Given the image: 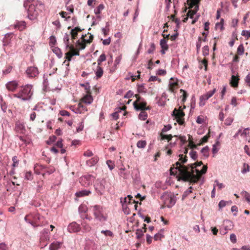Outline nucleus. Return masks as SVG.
Wrapping results in <instances>:
<instances>
[{
    "label": "nucleus",
    "instance_id": "1",
    "mask_svg": "<svg viewBox=\"0 0 250 250\" xmlns=\"http://www.w3.org/2000/svg\"><path fill=\"white\" fill-rule=\"evenodd\" d=\"M179 161L176 162V167L170 168L171 175H177L178 180L193 181L195 182L201 180L203 174V165L202 161L191 164L188 167L182 165L187 162V157L179 154Z\"/></svg>",
    "mask_w": 250,
    "mask_h": 250
},
{
    "label": "nucleus",
    "instance_id": "2",
    "mask_svg": "<svg viewBox=\"0 0 250 250\" xmlns=\"http://www.w3.org/2000/svg\"><path fill=\"white\" fill-rule=\"evenodd\" d=\"M201 0H187V3L189 5L190 10L187 14V17L183 20V21L186 22L188 18L192 19V24H194L198 20L199 15L197 14L199 9V4Z\"/></svg>",
    "mask_w": 250,
    "mask_h": 250
},
{
    "label": "nucleus",
    "instance_id": "3",
    "mask_svg": "<svg viewBox=\"0 0 250 250\" xmlns=\"http://www.w3.org/2000/svg\"><path fill=\"white\" fill-rule=\"evenodd\" d=\"M93 211L95 218L100 222H104L107 220V217L104 216L103 212V208L99 205L93 206Z\"/></svg>",
    "mask_w": 250,
    "mask_h": 250
},
{
    "label": "nucleus",
    "instance_id": "4",
    "mask_svg": "<svg viewBox=\"0 0 250 250\" xmlns=\"http://www.w3.org/2000/svg\"><path fill=\"white\" fill-rule=\"evenodd\" d=\"M171 115L174 117L176 122L180 125L184 124L185 121L183 117L185 116V113L181 110V107H179V109L175 108L172 111Z\"/></svg>",
    "mask_w": 250,
    "mask_h": 250
},
{
    "label": "nucleus",
    "instance_id": "5",
    "mask_svg": "<svg viewBox=\"0 0 250 250\" xmlns=\"http://www.w3.org/2000/svg\"><path fill=\"white\" fill-rule=\"evenodd\" d=\"M29 2H25L24 6L26 8L28 6V17L31 20L35 19L38 15V12L36 10V6L34 3L28 4Z\"/></svg>",
    "mask_w": 250,
    "mask_h": 250
},
{
    "label": "nucleus",
    "instance_id": "6",
    "mask_svg": "<svg viewBox=\"0 0 250 250\" xmlns=\"http://www.w3.org/2000/svg\"><path fill=\"white\" fill-rule=\"evenodd\" d=\"M32 89V85L30 84H26L23 87L22 89L21 90V93L24 97L22 98V101H28L31 99L33 94Z\"/></svg>",
    "mask_w": 250,
    "mask_h": 250
},
{
    "label": "nucleus",
    "instance_id": "7",
    "mask_svg": "<svg viewBox=\"0 0 250 250\" xmlns=\"http://www.w3.org/2000/svg\"><path fill=\"white\" fill-rule=\"evenodd\" d=\"M105 181L104 179H97L94 184L96 191L100 195L104 191Z\"/></svg>",
    "mask_w": 250,
    "mask_h": 250
},
{
    "label": "nucleus",
    "instance_id": "8",
    "mask_svg": "<svg viewBox=\"0 0 250 250\" xmlns=\"http://www.w3.org/2000/svg\"><path fill=\"white\" fill-rule=\"evenodd\" d=\"M203 144V137H202L200 140V143L198 144L197 145H195L194 142L191 141L189 140L188 142V146L192 149V150L190 151L189 154L190 155V157L193 160H196L197 158V152L195 151H194L193 149L194 148H197V147L198 146L201 145Z\"/></svg>",
    "mask_w": 250,
    "mask_h": 250
},
{
    "label": "nucleus",
    "instance_id": "9",
    "mask_svg": "<svg viewBox=\"0 0 250 250\" xmlns=\"http://www.w3.org/2000/svg\"><path fill=\"white\" fill-rule=\"evenodd\" d=\"M138 104L139 105L137 104V101H134L133 103V107L136 111L147 110L150 109V107L149 106H146V102L144 100V99L141 100V102H139Z\"/></svg>",
    "mask_w": 250,
    "mask_h": 250
},
{
    "label": "nucleus",
    "instance_id": "10",
    "mask_svg": "<svg viewBox=\"0 0 250 250\" xmlns=\"http://www.w3.org/2000/svg\"><path fill=\"white\" fill-rule=\"evenodd\" d=\"M93 178L91 175H85L81 178L80 182L83 186L86 187L91 183Z\"/></svg>",
    "mask_w": 250,
    "mask_h": 250
},
{
    "label": "nucleus",
    "instance_id": "11",
    "mask_svg": "<svg viewBox=\"0 0 250 250\" xmlns=\"http://www.w3.org/2000/svg\"><path fill=\"white\" fill-rule=\"evenodd\" d=\"M81 228L80 225L75 222H73L68 226L67 230L70 233H74L79 232Z\"/></svg>",
    "mask_w": 250,
    "mask_h": 250
},
{
    "label": "nucleus",
    "instance_id": "12",
    "mask_svg": "<svg viewBox=\"0 0 250 250\" xmlns=\"http://www.w3.org/2000/svg\"><path fill=\"white\" fill-rule=\"evenodd\" d=\"M26 73L29 77H35L39 74V71L37 67H30L27 69Z\"/></svg>",
    "mask_w": 250,
    "mask_h": 250
},
{
    "label": "nucleus",
    "instance_id": "13",
    "mask_svg": "<svg viewBox=\"0 0 250 250\" xmlns=\"http://www.w3.org/2000/svg\"><path fill=\"white\" fill-rule=\"evenodd\" d=\"M63 42L65 44V48L66 49H69L70 50H74V47L73 45L69 44V38L68 33H66L64 34V37L63 39Z\"/></svg>",
    "mask_w": 250,
    "mask_h": 250
},
{
    "label": "nucleus",
    "instance_id": "14",
    "mask_svg": "<svg viewBox=\"0 0 250 250\" xmlns=\"http://www.w3.org/2000/svg\"><path fill=\"white\" fill-rule=\"evenodd\" d=\"M18 83L15 81H10L6 84V88L9 91H14L17 87Z\"/></svg>",
    "mask_w": 250,
    "mask_h": 250
},
{
    "label": "nucleus",
    "instance_id": "15",
    "mask_svg": "<svg viewBox=\"0 0 250 250\" xmlns=\"http://www.w3.org/2000/svg\"><path fill=\"white\" fill-rule=\"evenodd\" d=\"M168 201V204L167 205L168 208H171L173 206H174L175 204L176 199V196L173 193H170V196H169V197Z\"/></svg>",
    "mask_w": 250,
    "mask_h": 250
},
{
    "label": "nucleus",
    "instance_id": "16",
    "mask_svg": "<svg viewBox=\"0 0 250 250\" xmlns=\"http://www.w3.org/2000/svg\"><path fill=\"white\" fill-rule=\"evenodd\" d=\"M83 29H82L79 26H77L75 27L70 31V35L71 36V38L73 40L76 39L77 37L78 34L79 32H81Z\"/></svg>",
    "mask_w": 250,
    "mask_h": 250
},
{
    "label": "nucleus",
    "instance_id": "17",
    "mask_svg": "<svg viewBox=\"0 0 250 250\" xmlns=\"http://www.w3.org/2000/svg\"><path fill=\"white\" fill-rule=\"evenodd\" d=\"M91 92L87 93L83 98V101L85 104H90L93 101V98L91 95Z\"/></svg>",
    "mask_w": 250,
    "mask_h": 250
},
{
    "label": "nucleus",
    "instance_id": "18",
    "mask_svg": "<svg viewBox=\"0 0 250 250\" xmlns=\"http://www.w3.org/2000/svg\"><path fill=\"white\" fill-rule=\"evenodd\" d=\"M62 244V243L60 242H58V241L54 242L50 245L49 250H58L60 248Z\"/></svg>",
    "mask_w": 250,
    "mask_h": 250
},
{
    "label": "nucleus",
    "instance_id": "19",
    "mask_svg": "<svg viewBox=\"0 0 250 250\" xmlns=\"http://www.w3.org/2000/svg\"><path fill=\"white\" fill-rule=\"evenodd\" d=\"M144 231L142 229H139L136 230V238L137 239L139 240L141 242H144L145 241L144 239H141V238L144 236Z\"/></svg>",
    "mask_w": 250,
    "mask_h": 250
},
{
    "label": "nucleus",
    "instance_id": "20",
    "mask_svg": "<svg viewBox=\"0 0 250 250\" xmlns=\"http://www.w3.org/2000/svg\"><path fill=\"white\" fill-rule=\"evenodd\" d=\"M91 193L90 191L89 190H82L81 191H78L75 193V195L77 197H83L84 196L88 195L89 194Z\"/></svg>",
    "mask_w": 250,
    "mask_h": 250
},
{
    "label": "nucleus",
    "instance_id": "21",
    "mask_svg": "<svg viewBox=\"0 0 250 250\" xmlns=\"http://www.w3.org/2000/svg\"><path fill=\"white\" fill-rule=\"evenodd\" d=\"M131 176L134 181H138L139 178V171L138 169H134L132 171Z\"/></svg>",
    "mask_w": 250,
    "mask_h": 250
},
{
    "label": "nucleus",
    "instance_id": "22",
    "mask_svg": "<svg viewBox=\"0 0 250 250\" xmlns=\"http://www.w3.org/2000/svg\"><path fill=\"white\" fill-rule=\"evenodd\" d=\"M103 72L104 71L103 68L101 66H98L97 67L96 71L95 72L97 79H98L102 77V76L103 75Z\"/></svg>",
    "mask_w": 250,
    "mask_h": 250
},
{
    "label": "nucleus",
    "instance_id": "23",
    "mask_svg": "<svg viewBox=\"0 0 250 250\" xmlns=\"http://www.w3.org/2000/svg\"><path fill=\"white\" fill-rule=\"evenodd\" d=\"M169 196H170V193H168V192H164L163 193V194L162 195H161V198L162 200H163L164 202H165V204H167V203H168V199H169Z\"/></svg>",
    "mask_w": 250,
    "mask_h": 250
},
{
    "label": "nucleus",
    "instance_id": "24",
    "mask_svg": "<svg viewBox=\"0 0 250 250\" xmlns=\"http://www.w3.org/2000/svg\"><path fill=\"white\" fill-rule=\"evenodd\" d=\"M141 112L140 113L138 116V118L140 120L145 121L147 117V114L145 110H141Z\"/></svg>",
    "mask_w": 250,
    "mask_h": 250
},
{
    "label": "nucleus",
    "instance_id": "25",
    "mask_svg": "<svg viewBox=\"0 0 250 250\" xmlns=\"http://www.w3.org/2000/svg\"><path fill=\"white\" fill-rule=\"evenodd\" d=\"M82 227L85 232H89L91 229V227L86 222H83L81 223Z\"/></svg>",
    "mask_w": 250,
    "mask_h": 250
},
{
    "label": "nucleus",
    "instance_id": "26",
    "mask_svg": "<svg viewBox=\"0 0 250 250\" xmlns=\"http://www.w3.org/2000/svg\"><path fill=\"white\" fill-rule=\"evenodd\" d=\"M86 42H83L82 41V42H81L80 40H78L76 42L77 45L79 47L78 50H83L86 47Z\"/></svg>",
    "mask_w": 250,
    "mask_h": 250
},
{
    "label": "nucleus",
    "instance_id": "27",
    "mask_svg": "<svg viewBox=\"0 0 250 250\" xmlns=\"http://www.w3.org/2000/svg\"><path fill=\"white\" fill-rule=\"evenodd\" d=\"M53 52L59 58H61L62 56V53L61 50L58 47H55L53 49Z\"/></svg>",
    "mask_w": 250,
    "mask_h": 250
},
{
    "label": "nucleus",
    "instance_id": "28",
    "mask_svg": "<svg viewBox=\"0 0 250 250\" xmlns=\"http://www.w3.org/2000/svg\"><path fill=\"white\" fill-rule=\"evenodd\" d=\"M137 91L138 93H146V88L144 86V84H137Z\"/></svg>",
    "mask_w": 250,
    "mask_h": 250
},
{
    "label": "nucleus",
    "instance_id": "29",
    "mask_svg": "<svg viewBox=\"0 0 250 250\" xmlns=\"http://www.w3.org/2000/svg\"><path fill=\"white\" fill-rule=\"evenodd\" d=\"M80 85L82 87H84L87 93L89 94L90 93V91H91L90 90V86L89 83L88 82H86L85 83H81Z\"/></svg>",
    "mask_w": 250,
    "mask_h": 250
},
{
    "label": "nucleus",
    "instance_id": "30",
    "mask_svg": "<svg viewBox=\"0 0 250 250\" xmlns=\"http://www.w3.org/2000/svg\"><path fill=\"white\" fill-rule=\"evenodd\" d=\"M104 8V6L103 4H100L95 10L94 13L96 15L100 14L101 12V11L103 10Z\"/></svg>",
    "mask_w": 250,
    "mask_h": 250
},
{
    "label": "nucleus",
    "instance_id": "31",
    "mask_svg": "<svg viewBox=\"0 0 250 250\" xmlns=\"http://www.w3.org/2000/svg\"><path fill=\"white\" fill-rule=\"evenodd\" d=\"M146 145V141L140 140L137 143V146L140 148H144L145 147Z\"/></svg>",
    "mask_w": 250,
    "mask_h": 250
},
{
    "label": "nucleus",
    "instance_id": "32",
    "mask_svg": "<svg viewBox=\"0 0 250 250\" xmlns=\"http://www.w3.org/2000/svg\"><path fill=\"white\" fill-rule=\"evenodd\" d=\"M160 45L162 48L168 49V46L167 43V41L165 39L161 40Z\"/></svg>",
    "mask_w": 250,
    "mask_h": 250
},
{
    "label": "nucleus",
    "instance_id": "33",
    "mask_svg": "<svg viewBox=\"0 0 250 250\" xmlns=\"http://www.w3.org/2000/svg\"><path fill=\"white\" fill-rule=\"evenodd\" d=\"M192 187H190L188 189L186 190L183 194L182 195V200H184L187 196L191 192H192Z\"/></svg>",
    "mask_w": 250,
    "mask_h": 250
},
{
    "label": "nucleus",
    "instance_id": "34",
    "mask_svg": "<svg viewBox=\"0 0 250 250\" xmlns=\"http://www.w3.org/2000/svg\"><path fill=\"white\" fill-rule=\"evenodd\" d=\"M202 41V37H199L198 41L196 42L197 53H199L200 48L201 46Z\"/></svg>",
    "mask_w": 250,
    "mask_h": 250
},
{
    "label": "nucleus",
    "instance_id": "35",
    "mask_svg": "<svg viewBox=\"0 0 250 250\" xmlns=\"http://www.w3.org/2000/svg\"><path fill=\"white\" fill-rule=\"evenodd\" d=\"M180 91H181V92H182L183 93V95H182L183 98L182 99V103H184L186 102V101L187 100V98L188 96V94L187 93V92L186 91H185L184 90H183L182 89H180Z\"/></svg>",
    "mask_w": 250,
    "mask_h": 250
},
{
    "label": "nucleus",
    "instance_id": "36",
    "mask_svg": "<svg viewBox=\"0 0 250 250\" xmlns=\"http://www.w3.org/2000/svg\"><path fill=\"white\" fill-rule=\"evenodd\" d=\"M161 137L162 140H167L168 141H169L172 139V136L171 134L169 135H166L161 134Z\"/></svg>",
    "mask_w": 250,
    "mask_h": 250
},
{
    "label": "nucleus",
    "instance_id": "37",
    "mask_svg": "<svg viewBox=\"0 0 250 250\" xmlns=\"http://www.w3.org/2000/svg\"><path fill=\"white\" fill-rule=\"evenodd\" d=\"M120 175L124 179H127L130 177L129 172H120Z\"/></svg>",
    "mask_w": 250,
    "mask_h": 250
},
{
    "label": "nucleus",
    "instance_id": "38",
    "mask_svg": "<svg viewBox=\"0 0 250 250\" xmlns=\"http://www.w3.org/2000/svg\"><path fill=\"white\" fill-rule=\"evenodd\" d=\"M50 41H49V44L50 46H53L55 44L56 42V38L54 36H51L50 37V39H49Z\"/></svg>",
    "mask_w": 250,
    "mask_h": 250
},
{
    "label": "nucleus",
    "instance_id": "39",
    "mask_svg": "<svg viewBox=\"0 0 250 250\" xmlns=\"http://www.w3.org/2000/svg\"><path fill=\"white\" fill-rule=\"evenodd\" d=\"M155 49V45L154 43H151L150 48L148 49L147 52L148 54H152Z\"/></svg>",
    "mask_w": 250,
    "mask_h": 250
},
{
    "label": "nucleus",
    "instance_id": "40",
    "mask_svg": "<svg viewBox=\"0 0 250 250\" xmlns=\"http://www.w3.org/2000/svg\"><path fill=\"white\" fill-rule=\"evenodd\" d=\"M56 139L57 137L54 135L50 136L49 138V140L46 141V143L48 145H50L51 143L54 142L56 141Z\"/></svg>",
    "mask_w": 250,
    "mask_h": 250
},
{
    "label": "nucleus",
    "instance_id": "41",
    "mask_svg": "<svg viewBox=\"0 0 250 250\" xmlns=\"http://www.w3.org/2000/svg\"><path fill=\"white\" fill-rule=\"evenodd\" d=\"M25 179L27 180H31L32 179V174L31 171L26 172L25 175Z\"/></svg>",
    "mask_w": 250,
    "mask_h": 250
},
{
    "label": "nucleus",
    "instance_id": "42",
    "mask_svg": "<svg viewBox=\"0 0 250 250\" xmlns=\"http://www.w3.org/2000/svg\"><path fill=\"white\" fill-rule=\"evenodd\" d=\"M12 161L13 162V163L12 164V167H17L19 163V160L17 159V157L16 156L13 157Z\"/></svg>",
    "mask_w": 250,
    "mask_h": 250
},
{
    "label": "nucleus",
    "instance_id": "43",
    "mask_svg": "<svg viewBox=\"0 0 250 250\" xmlns=\"http://www.w3.org/2000/svg\"><path fill=\"white\" fill-rule=\"evenodd\" d=\"M106 164L108 165V167L110 170H112L115 167V165L111 160H107L106 161Z\"/></svg>",
    "mask_w": 250,
    "mask_h": 250
},
{
    "label": "nucleus",
    "instance_id": "44",
    "mask_svg": "<svg viewBox=\"0 0 250 250\" xmlns=\"http://www.w3.org/2000/svg\"><path fill=\"white\" fill-rule=\"evenodd\" d=\"M133 94L134 93L131 90H129L124 96V98L126 99L131 98L133 96Z\"/></svg>",
    "mask_w": 250,
    "mask_h": 250
},
{
    "label": "nucleus",
    "instance_id": "45",
    "mask_svg": "<svg viewBox=\"0 0 250 250\" xmlns=\"http://www.w3.org/2000/svg\"><path fill=\"white\" fill-rule=\"evenodd\" d=\"M171 128V125H165L164 128L162 130V132L163 133L166 132L167 131L169 130Z\"/></svg>",
    "mask_w": 250,
    "mask_h": 250
},
{
    "label": "nucleus",
    "instance_id": "46",
    "mask_svg": "<svg viewBox=\"0 0 250 250\" xmlns=\"http://www.w3.org/2000/svg\"><path fill=\"white\" fill-rule=\"evenodd\" d=\"M83 122H81L79 124V126L77 128V132H79L82 131L83 129Z\"/></svg>",
    "mask_w": 250,
    "mask_h": 250
},
{
    "label": "nucleus",
    "instance_id": "47",
    "mask_svg": "<svg viewBox=\"0 0 250 250\" xmlns=\"http://www.w3.org/2000/svg\"><path fill=\"white\" fill-rule=\"evenodd\" d=\"M167 73V71L165 69H159L156 73V74L160 76L165 75Z\"/></svg>",
    "mask_w": 250,
    "mask_h": 250
},
{
    "label": "nucleus",
    "instance_id": "48",
    "mask_svg": "<svg viewBox=\"0 0 250 250\" xmlns=\"http://www.w3.org/2000/svg\"><path fill=\"white\" fill-rule=\"evenodd\" d=\"M73 57L71 53L68 52L65 53V58L66 60L68 62H70L72 60V57Z\"/></svg>",
    "mask_w": 250,
    "mask_h": 250
},
{
    "label": "nucleus",
    "instance_id": "49",
    "mask_svg": "<svg viewBox=\"0 0 250 250\" xmlns=\"http://www.w3.org/2000/svg\"><path fill=\"white\" fill-rule=\"evenodd\" d=\"M101 233L104 234L105 235H106V236H107V235H108L110 236H113V233L109 230H102Z\"/></svg>",
    "mask_w": 250,
    "mask_h": 250
},
{
    "label": "nucleus",
    "instance_id": "50",
    "mask_svg": "<svg viewBox=\"0 0 250 250\" xmlns=\"http://www.w3.org/2000/svg\"><path fill=\"white\" fill-rule=\"evenodd\" d=\"M0 106L2 110L5 112L7 109V105L5 103L2 102V100H1V103H0Z\"/></svg>",
    "mask_w": 250,
    "mask_h": 250
},
{
    "label": "nucleus",
    "instance_id": "51",
    "mask_svg": "<svg viewBox=\"0 0 250 250\" xmlns=\"http://www.w3.org/2000/svg\"><path fill=\"white\" fill-rule=\"evenodd\" d=\"M60 114L62 116H69L70 115V113L69 112H68L67 111L64 110H61L60 111Z\"/></svg>",
    "mask_w": 250,
    "mask_h": 250
},
{
    "label": "nucleus",
    "instance_id": "52",
    "mask_svg": "<svg viewBox=\"0 0 250 250\" xmlns=\"http://www.w3.org/2000/svg\"><path fill=\"white\" fill-rule=\"evenodd\" d=\"M111 42V38L109 37L106 39H104L103 41V44L104 45H108Z\"/></svg>",
    "mask_w": 250,
    "mask_h": 250
},
{
    "label": "nucleus",
    "instance_id": "53",
    "mask_svg": "<svg viewBox=\"0 0 250 250\" xmlns=\"http://www.w3.org/2000/svg\"><path fill=\"white\" fill-rule=\"evenodd\" d=\"M88 34H90V36L89 37L88 39H84V41L85 42L87 43H90L92 42L93 39V35L90 34L89 33H88Z\"/></svg>",
    "mask_w": 250,
    "mask_h": 250
},
{
    "label": "nucleus",
    "instance_id": "54",
    "mask_svg": "<svg viewBox=\"0 0 250 250\" xmlns=\"http://www.w3.org/2000/svg\"><path fill=\"white\" fill-rule=\"evenodd\" d=\"M179 139L181 143V146L185 145L187 142L186 137L185 136H180Z\"/></svg>",
    "mask_w": 250,
    "mask_h": 250
},
{
    "label": "nucleus",
    "instance_id": "55",
    "mask_svg": "<svg viewBox=\"0 0 250 250\" xmlns=\"http://www.w3.org/2000/svg\"><path fill=\"white\" fill-rule=\"evenodd\" d=\"M62 142V139L59 140L55 144L56 146L59 148H62L63 146Z\"/></svg>",
    "mask_w": 250,
    "mask_h": 250
},
{
    "label": "nucleus",
    "instance_id": "56",
    "mask_svg": "<svg viewBox=\"0 0 250 250\" xmlns=\"http://www.w3.org/2000/svg\"><path fill=\"white\" fill-rule=\"evenodd\" d=\"M16 129L17 131H22V130L24 129V127L23 125L21 124L17 125L16 126Z\"/></svg>",
    "mask_w": 250,
    "mask_h": 250
},
{
    "label": "nucleus",
    "instance_id": "57",
    "mask_svg": "<svg viewBox=\"0 0 250 250\" xmlns=\"http://www.w3.org/2000/svg\"><path fill=\"white\" fill-rule=\"evenodd\" d=\"M93 155L92 152L89 150L85 151L83 153V155L86 157H91Z\"/></svg>",
    "mask_w": 250,
    "mask_h": 250
},
{
    "label": "nucleus",
    "instance_id": "58",
    "mask_svg": "<svg viewBox=\"0 0 250 250\" xmlns=\"http://www.w3.org/2000/svg\"><path fill=\"white\" fill-rule=\"evenodd\" d=\"M146 242L148 244H150L152 242V237L149 235L147 234L146 235Z\"/></svg>",
    "mask_w": 250,
    "mask_h": 250
},
{
    "label": "nucleus",
    "instance_id": "59",
    "mask_svg": "<svg viewBox=\"0 0 250 250\" xmlns=\"http://www.w3.org/2000/svg\"><path fill=\"white\" fill-rule=\"evenodd\" d=\"M158 105L160 106H165L166 103L164 101L162 100V99H160L157 102Z\"/></svg>",
    "mask_w": 250,
    "mask_h": 250
},
{
    "label": "nucleus",
    "instance_id": "60",
    "mask_svg": "<svg viewBox=\"0 0 250 250\" xmlns=\"http://www.w3.org/2000/svg\"><path fill=\"white\" fill-rule=\"evenodd\" d=\"M12 70V67L11 66H8L6 69L4 70H3V73L5 75L8 74Z\"/></svg>",
    "mask_w": 250,
    "mask_h": 250
},
{
    "label": "nucleus",
    "instance_id": "61",
    "mask_svg": "<svg viewBox=\"0 0 250 250\" xmlns=\"http://www.w3.org/2000/svg\"><path fill=\"white\" fill-rule=\"evenodd\" d=\"M134 97L136 98L137 101V104L140 102H141V100H143L144 99L142 98L139 94H135L134 95Z\"/></svg>",
    "mask_w": 250,
    "mask_h": 250
},
{
    "label": "nucleus",
    "instance_id": "62",
    "mask_svg": "<svg viewBox=\"0 0 250 250\" xmlns=\"http://www.w3.org/2000/svg\"><path fill=\"white\" fill-rule=\"evenodd\" d=\"M119 111H116L112 114H111V116L113 117L114 120H117L119 118V114H118Z\"/></svg>",
    "mask_w": 250,
    "mask_h": 250
},
{
    "label": "nucleus",
    "instance_id": "63",
    "mask_svg": "<svg viewBox=\"0 0 250 250\" xmlns=\"http://www.w3.org/2000/svg\"><path fill=\"white\" fill-rule=\"evenodd\" d=\"M91 161H92L91 162V165H94L95 164H96L98 161V158L97 157H93L91 159Z\"/></svg>",
    "mask_w": 250,
    "mask_h": 250
},
{
    "label": "nucleus",
    "instance_id": "64",
    "mask_svg": "<svg viewBox=\"0 0 250 250\" xmlns=\"http://www.w3.org/2000/svg\"><path fill=\"white\" fill-rule=\"evenodd\" d=\"M98 59H100L101 61H102L103 62L105 61L106 60V56H105V54L104 53L102 54L100 56V57Z\"/></svg>",
    "mask_w": 250,
    "mask_h": 250
}]
</instances>
